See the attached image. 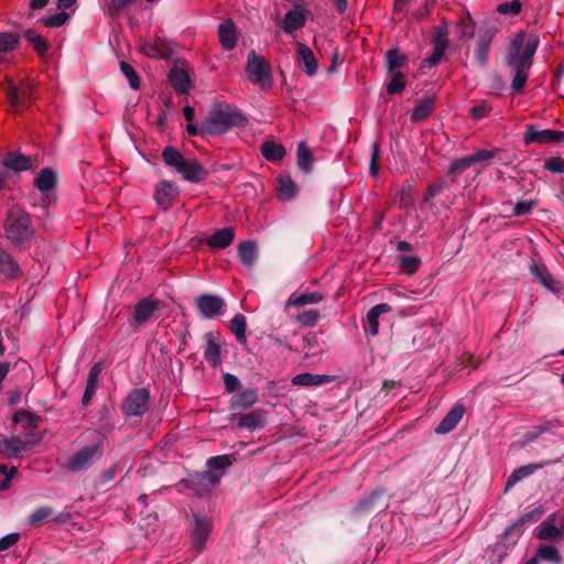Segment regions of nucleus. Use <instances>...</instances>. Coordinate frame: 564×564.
Masks as SVG:
<instances>
[{
    "mask_svg": "<svg viewBox=\"0 0 564 564\" xmlns=\"http://www.w3.org/2000/svg\"><path fill=\"white\" fill-rule=\"evenodd\" d=\"M408 62V55L402 53L399 47H392L384 54V66L388 72L400 70Z\"/></svg>",
    "mask_w": 564,
    "mask_h": 564,
    "instance_id": "2f4dec72",
    "label": "nucleus"
},
{
    "mask_svg": "<svg viewBox=\"0 0 564 564\" xmlns=\"http://www.w3.org/2000/svg\"><path fill=\"white\" fill-rule=\"evenodd\" d=\"M0 166L4 169L3 171L19 174L31 170L33 167V160L32 156L25 155L19 150H13L3 154Z\"/></svg>",
    "mask_w": 564,
    "mask_h": 564,
    "instance_id": "9d476101",
    "label": "nucleus"
},
{
    "mask_svg": "<svg viewBox=\"0 0 564 564\" xmlns=\"http://www.w3.org/2000/svg\"><path fill=\"white\" fill-rule=\"evenodd\" d=\"M530 272L547 290L552 292H557L560 290V282L553 278L544 264L532 263L530 265Z\"/></svg>",
    "mask_w": 564,
    "mask_h": 564,
    "instance_id": "cd10ccee",
    "label": "nucleus"
},
{
    "mask_svg": "<svg viewBox=\"0 0 564 564\" xmlns=\"http://www.w3.org/2000/svg\"><path fill=\"white\" fill-rule=\"evenodd\" d=\"M457 29L460 37L471 39L475 35V24L469 14L457 23Z\"/></svg>",
    "mask_w": 564,
    "mask_h": 564,
    "instance_id": "e2e57ef3",
    "label": "nucleus"
},
{
    "mask_svg": "<svg viewBox=\"0 0 564 564\" xmlns=\"http://www.w3.org/2000/svg\"><path fill=\"white\" fill-rule=\"evenodd\" d=\"M448 31L446 25L435 26L433 30V39L432 44L434 47H441L442 50H447L448 47Z\"/></svg>",
    "mask_w": 564,
    "mask_h": 564,
    "instance_id": "13d9d810",
    "label": "nucleus"
},
{
    "mask_svg": "<svg viewBox=\"0 0 564 564\" xmlns=\"http://www.w3.org/2000/svg\"><path fill=\"white\" fill-rule=\"evenodd\" d=\"M246 70L252 84L260 86L262 89L272 87L273 76L271 66L264 57L257 54L253 50L248 53Z\"/></svg>",
    "mask_w": 564,
    "mask_h": 564,
    "instance_id": "39448f33",
    "label": "nucleus"
},
{
    "mask_svg": "<svg viewBox=\"0 0 564 564\" xmlns=\"http://www.w3.org/2000/svg\"><path fill=\"white\" fill-rule=\"evenodd\" d=\"M397 261H398V264H399L401 271L406 274H412L415 271H417V269L421 264V259L416 256L399 254L397 257Z\"/></svg>",
    "mask_w": 564,
    "mask_h": 564,
    "instance_id": "3c124183",
    "label": "nucleus"
},
{
    "mask_svg": "<svg viewBox=\"0 0 564 564\" xmlns=\"http://www.w3.org/2000/svg\"><path fill=\"white\" fill-rule=\"evenodd\" d=\"M556 514H550L544 521L538 527L536 538L542 541L557 542L564 534V519H562L560 525H555Z\"/></svg>",
    "mask_w": 564,
    "mask_h": 564,
    "instance_id": "4468645a",
    "label": "nucleus"
},
{
    "mask_svg": "<svg viewBox=\"0 0 564 564\" xmlns=\"http://www.w3.org/2000/svg\"><path fill=\"white\" fill-rule=\"evenodd\" d=\"M465 413V406L460 403H456L447 414L442 419L440 424L435 427L437 434H446L453 431L459 421L463 419Z\"/></svg>",
    "mask_w": 564,
    "mask_h": 564,
    "instance_id": "aec40b11",
    "label": "nucleus"
},
{
    "mask_svg": "<svg viewBox=\"0 0 564 564\" xmlns=\"http://www.w3.org/2000/svg\"><path fill=\"white\" fill-rule=\"evenodd\" d=\"M297 193V185L290 175H280L278 177V197L280 200H291Z\"/></svg>",
    "mask_w": 564,
    "mask_h": 564,
    "instance_id": "72a5a7b5",
    "label": "nucleus"
},
{
    "mask_svg": "<svg viewBox=\"0 0 564 564\" xmlns=\"http://www.w3.org/2000/svg\"><path fill=\"white\" fill-rule=\"evenodd\" d=\"M4 90L10 106L17 111H20L30 106L33 99L34 85L28 79L21 80L19 86L13 82H8Z\"/></svg>",
    "mask_w": 564,
    "mask_h": 564,
    "instance_id": "0eeeda50",
    "label": "nucleus"
},
{
    "mask_svg": "<svg viewBox=\"0 0 564 564\" xmlns=\"http://www.w3.org/2000/svg\"><path fill=\"white\" fill-rule=\"evenodd\" d=\"M56 519L52 507L43 506L34 510L29 517V523L32 527H39Z\"/></svg>",
    "mask_w": 564,
    "mask_h": 564,
    "instance_id": "58836bf2",
    "label": "nucleus"
},
{
    "mask_svg": "<svg viewBox=\"0 0 564 564\" xmlns=\"http://www.w3.org/2000/svg\"><path fill=\"white\" fill-rule=\"evenodd\" d=\"M169 82L171 86L182 95L188 94L192 88V80L184 68L174 65L169 72Z\"/></svg>",
    "mask_w": 564,
    "mask_h": 564,
    "instance_id": "412c9836",
    "label": "nucleus"
},
{
    "mask_svg": "<svg viewBox=\"0 0 564 564\" xmlns=\"http://www.w3.org/2000/svg\"><path fill=\"white\" fill-rule=\"evenodd\" d=\"M164 163L178 171L186 160L183 154L173 147H165L162 151Z\"/></svg>",
    "mask_w": 564,
    "mask_h": 564,
    "instance_id": "c03bdc74",
    "label": "nucleus"
},
{
    "mask_svg": "<svg viewBox=\"0 0 564 564\" xmlns=\"http://www.w3.org/2000/svg\"><path fill=\"white\" fill-rule=\"evenodd\" d=\"M150 406V391L148 388L130 390L121 404V411L127 416H142Z\"/></svg>",
    "mask_w": 564,
    "mask_h": 564,
    "instance_id": "423d86ee",
    "label": "nucleus"
},
{
    "mask_svg": "<svg viewBox=\"0 0 564 564\" xmlns=\"http://www.w3.org/2000/svg\"><path fill=\"white\" fill-rule=\"evenodd\" d=\"M237 426L240 429H247L249 431H256L262 429L265 423V415L263 410H256L247 414H238L236 417Z\"/></svg>",
    "mask_w": 564,
    "mask_h": 564,
    "instance_id": "393cba45",
    "label": "nucleus"
},
{
    "mask_svg": "<svg viewBox=\"0 0 564 564\" xmlns=\"http://www.w3.org/2000/svg\"><path fill=\"white\" fill-rule=\"evenodd\" d=\"M160 308V301L152 297L140 300L134 306L133 323L135 326L145 324Z\"/></svg>",
    "mask_w": 564,
    "mask_h": 564,
    "instance_id": "2eb2a0df",
    "label": "nucleus"
},
{
    "mask_svg": "<svg viewBox=\"0 0 564 564\" xmlns=\"http://www.w3.org/2000/svg\"><path fill=\"white\" fill-rule=\"evenodd\" d=\"M235 238V229L232 227H226L216 230L207 239V245L212 249H225L231 245Z\"/></svg>",
    "mask_w": 564,
    "mask_h": 564,
    "instance_id": "c756f323",
    "label": "nucleus"
},
{
    "mask_svg": "<svg viewBox=\"0 0 564 564\" xmlns=\"http://www.w3.org/2000/svg\"><path fill=\"white\" fill-rule=\"evenodd\" d=\"M12 421L14 424L24 423L23 429L24 430H34L37 427L39 422L41 421V417L28 410H18L12 415Z\"/></svg>",
    "mask_w": 564,
    "mask_h": 564,
    "instance_id": "79ce46f5",
    "label": "nucleus"
},
{
    "mask_svg": "<svg viewBox=\"0 0 564 564\" xmlns=\"http://www.w3.org/2000/svg\"><path fill=\"white\" fill-rule=\"evenodd\" d=\"M219 42L224 50H234L237 45V31L236 25L231 20H225L218 26Z\"/></svg>",
    "mask_w": 564,
    "mask_h": 564,
    "instance_id": "a878e982",
    "label": "nucleus"
},
{
    "mask_svg": "<svg viewBox=\"0 0 564 564\" xmlns=\"http://www.w3.org/2000/svg\"><path fill=\"white\" fill-rule=\"evenodd\" d=\"M319 312L317 310H307L296 316V321L304 327H313L317 324Z\"/></svg>",
    "mask_w": 564,
    "mask_h": 564,
    "instance_id": "bf43d9fd",
    "label": "nucleus"
},
{
    "mask_svg": "<svg viewBox=\"0 0 564 564\" xmlns=\"http://www.w3.org/2000/svg\"><path fill=\"white\" fill-rule=\"evenodd\" d=\"M186 488L195 492L196 496L203 497L212 492V489L207 487L202 476L196 473L186 480H184Z\"/></svg>",
    "mask_w": 564,
    "mask_h": 564,
    "instance_id": "37998d69",
    "label": "nucleus"
},
{
    "mask_svg": "<svg viewBox=\"0 0 564 564\" xmlns=\"http://www.w3.org/2000/svg\"><path fill=\"white\" fill-rule=\"evenodd\" d=\"M314 158L305 142H300L297 145V166L299 169L308 174L313 170Z\"/></svg>",
    "mask_w": 564,
    "mask_h": 564,
    "instance_id": "ea45409f",
    "label": "nucleus"
},
{
    "mask_svg": "<svg viewBox=\"0 0 564 564\" xmlns=\"http://www.w3.org/2000/svg\"><path fill=\"white\" fill-rule=\"evenodd\" d=\"M491 111V106L488 101L482 100L479 105L474 106L469 109V115L475 120H481L486 118Z\"/></svg>",
    "mask_w": 564,
    "mask_h": 564,
    "instance_id": "69168bd1",
    "label": "nucleus"
},
{
    "mask_svg": "<svg viewBox=\"0 0 564 564\" xmlns=\"http://www.w3.org/2000/svg\"><path fill=\"white\" fill-rule=\"evenodd\" d=\"M57 184V176L53 169L44 167L41 170L39 176L34 180V185L40 192H48L55 188Z\"/></svg>",
    "mask_w": 564,
    "mask_h": 564,
    "instance_id": "c9c22d12",
    "label": "nucleus"
},
{
    "mask_svg": "<svg viewBox=\"0 0 564 564\" xmlns=\"http://www.w3.org/2000/svg\"><path fill=\"white\" fill-rule=\"evenodd\" d=\"M258 399L259 393L257 388H249L234 394L228 406L231 411L229 421L235 422L238 414L252 408L258 402Z\"/></svg>",
    "mask_w": 564,
    "mask_h": 564,
    "instance_id": "6e6552de",
    "label": "nucleus"
},
{
    "mask_svg": "<svg viewBox=\"0 0 564 564\" xmlns=\"http://www.w3.org/2000/svg\"><path fill=\"white\" fill-rule=\"evenodd\" d=\"M295 48L300 68L310 77L315 75L318 68V62L313 51L301 42H296Z\"/></svg>",
    "mask_w": 564,
    "mask_h": 564,
    "instance_id": "dca6fc26",
    "label": "nucleus"
},
{
    "mask_svg": "<svg viewBox=\"0 0 564 564\" xmlns=\"http://www.w3.org/2000/svg\"><path fill=\"white\" fill-rule=\"evenodd\" d=\"M119 66L122 74L128 79L130 87L134 90L139 89L141 86V79L132 65L126 61H121Z\"/></svg>",
    "mask_w": 564,
    "mask_h": 564,
    "instance_id": "5fc2aeb1",
    "label": "nucleus"
},
{
    "mask_svg": "<svg viewBox=\"0 0 564 564\" xmlns=\"http://www.w3.org/2000/svg\"><path fill=\"white\" fill-rule=\"evenodd\" d=\"M324 299L321 292H304L300 295H291L286 302L288 306L302 307L307 304L319 303Z\"/></svg>",
    "mask_w": 564,
    "mask_h": 564,
    "instance_id": "4c0bfd02",
    "label": "nucleus"
},
{
    "mask_svg": "<svg viewBox=\"0 0 564 564\" xmlns=\"http://www.w3.org/2000/svg\"><path fill=\"white\" fill-rule=\"evenodd\" d=\"M104 455V440L86 445L75 452L67 460L65 467L70 473L87 470L96 464Z\"/></svg>",
    "mask_w": 564,
    "mask_h": 564,
    "instance_id": "20e7f679",
    "label": "nucleus"
},
{
    "mask_svg": "<svg viewBox=\"0 0 564 564\" xmlns=\"http://www.w3.org/2000/svg\"><path fill=\"white\" fill-rule=\"evenodd\" d=\"M544 169L552 173H564V159L560 156L546 159L544 162Z\"/></svg>",
    "mask_w": 564,
    "mask_h": 564,
    "instance_id": "774afa93",
    "label": "nucleus"
},
{
    "mask_svg": "<svg viewBox=\"0 0 564 564\" xmlns=\"http://www.w3.org/2000/svg\"><path fill=\"white\" fill-rule=\"evenodd\" d=\"M0 273L7 279H15L20 275V267L6 250L0 249Z\"/></svg>",
    "mask_w": 564,
    "mask_h": 564,
    "instance_id": "473e14b6",
    "label": "nucleus"
},
{
    "mask_svg": "<svg viewBox=\"0 0 564 564\" xmlns=\"http://www.w3.org/2000/svg\"><path fill=\"white\" fill-rule=\"evenodd\" d=\"M204 338L206 341L204 358L213 368H217L221 364L219 336L208 332Z\"/></svg>",
    "mask_w": 564,
    "mask_h": 564,
    "instance_id": "6ab92c4d",
    "label": "nucleus"
},
{
    "mask_svg": "<svg viewBox=\"0 0 564 564\" xmlns=\"http://www.w3.org/2000/svg\"><path fill=\"white\" fill-rule=\"evenodd\" d=\"M397 202L401 208H409L413 205L412 187L402 186L397 193Z\"/></svg>",
    "mask_w": 564,
    "mask_h": 564,
    "instance_id": "052dcab7",
    "label": "nucleus"
},
{
    "mask_svg": "<svg viewBox=\"0 0 564 564\" xmlns=\"http://www.w3.org/2000/svg\"><path fill=\"white\" fill-rule=\"evenodd\" d=\"M382 498V492H378V491H375L372 492L371 495H369L368 497L364 498L362 500H360L357 505V511L359 512H368V511H372L379 507H381L379 503H378V500H380Z\"/></svg>",
    "mask_w": 564,
    "mask_h": 564,
    "instance_id": "6e6d98bb",
    "label": "nucleus"
},
{
    "mask_svg": "<svg viewBox=\"0 0 564 564\" xmlns=\"http://www.w3.org/2000/svg\"><path fill=\"white\" fill-rule=\"evenodd\" d=\"M178 191L172 182L162 181L158 185L154 198L161 208L167 210L176 199Z\"/></svg>",
    "mask_w": 564,
    "mask_h": 564,
    "instance_id": "a211bd4d",
    "label": "nucleus"
},
{
    "mask_svg": "<svg viewBox=\"0 0 564 564\" xmlns=\"http://www.w3.org/2000/svg\"><path fill=\"white\" fill-rule=\"evenodd\" d=\"M230 330L239 343H246L247 318L243 314H236L230 321Z\"/></svg>",
    "mask_w": 564,
    "mask_h": 564,
    "instance_id": "de8ad7c7",
    "label": "nucleus"
},
{
    "mask_svg": "<svg viewBox=\"0 0 564 564\" xmlns=\"http://www.w3.org/2000/svg\"><path fill=\"white\" fill-rule=\"evenodd\" d=\"M23 37L32 45L33 50L41 58L46 55L51 47L48 41L32 29L24 31Z\"/></svg>",
    "mask_w": 564,
    "mask_h": 564,
    "instance_id": "f704fd0d",
    "label": "nucleus"
},
{
    "mask_svg": "<svg viewBox=\"0 0 564 564\" xmlns=\"http://www.w3.org/2000/svg\"><path fill=\"white\" fill-rule=\"evenodd\" d=\"M213 523L209 519L199 514H194V527L191 532L193 546L200 552L206 544V540L210 534Z\"/></svg>",
    "mask_w": 564,
    "mask_h": 564,
    "instance_id": "ddd939ff",
    "label": "nucleus"
},
{
    "mask_svg": "<svg viewBox=\"0 0 564 564\" xmlns=\"http://www.w3.org/2000/svg\"><path fill=\"white\" fill-rule=\"evenodd\" d=\"M300 9L301 8H295L293 10H289L285 13L281 23V28L286 34H293L295 31L302 29L305 25L306 15L310 13V11Z\"/></svg>",
    "mask_w": 564,
    "mask_h": 564,
    "instance_id": "f3484780",
    "label": "nucleus"
},
{
    "mask_svg": "<svg viewBox=\"0 0 564 564\" xmlns=\"http://www.w3.org/2000/svg\"><path fill=\"white\" fill-rule=\"evenodd\" d=\"M184 180L192 183H199L204 181L208 172L202 166V164L196 160H185L184 164L177 171Z\"/></svg>",
    "mask_w": 564,
    "mask_h": 564,
    "instance_id": "4be33fe9",
    "label": "nucleus"
},
{
    "mask_svg": "<svg viewBox=\"0 0 564 564\" xmlns=\"http://www.w3.org/2000/svg\"><path fill=\"white\" fill-rule=\"evenodd\" d=\"M225 301L215 294H202L196 299V306L204 318L213 319L221 314Z\"/></svg>",
    "mask_w": 564,
    "mask_h": 564,
    "instance_id": "f8f14e48",
    "label": "nucleus"
},
{
    "mask_svg": "<svg viewBox=\"0 0 564 564\" xmlns=\"http://www.w3.org/2000/svg\"><path fill=\"white\" fill-rule=\"evenodd\" d=\"M232 464V455H218L210 457L206 465L208 468L216 470L218 473H224L226 468L231 466Z\"/></svg>",
    "mask_w": 564,
    "mask_h": 564,
    "instance_id": "4d7b16f0",
    "label": "nucleus"
},
{
    "mask_svg": "<svg viewBox=\"0 0 564 564\" xmlns=\"http://www.w3.org/2000/svg\"><path fill=\"white\" fill-rule=\"evenodd\" d=\"M100 373H101V367L99 364H95L89 369V372L87 376V381H86V388L84 391V395L82 398L83 406H87L90 403L93 397L95 395L97 387H98Z\"/></svg>",
    "mask_w": 564,
    "mask_h": 564,
    "instance_id": "c85d7f7f",
    "label": "nucleus"
},
{
    "mask_svg": "<svg viewBox=\"0 0 564 564\" xmlns=\"http://www.w3.org/2000/svg\"><path fill=\"white\" fill-rule=\"evenodd\" d=\"M248 119L236 108L225 102L216 104L205 117V130L209 135H221L232 127H245Z\"/></svg>",
    "mask_w": 564,
    "mask_h": 564,
    "instance_id": "7ed1b4c3",
    "label": "nucleus"
},
{
    "mask_svg": "<svg viewBox=\"0 0 564 564\" xmlns=\"http://www.w3.org/2000/svg\"><path fill=\"white\" fill-rule=\"evenodd\" d=\"M198 474L202 476L204 481L207 484V487H209L212 490L220 482V479L224 476V473H218L210 468H208L205 471L198 473Z\"/></svg>",
    "mask_w": 564,
    "mask_h": 564,
    "instance_id": "338daca9",
    "label": "nucleus"
},
{
    "mask_svg": "<svg viewBox=\"0 0 564 564\" xmlns=\"http://www.w3.org/2000/svg\"><path fill=\"white\" fill-rule=\"evenodd\" d=\"M549 464V460H543L536 464H528L514 469L506 482L505 490H510L517 482L531 476L534 471L547 466Z\"/></svg>",
    "mask_w": 564,
    "mask_h": 564,
    "instance_id": "bb28decb",
    "label": "nucleus"
},
{
    "mask_svg": "<svg viewBox=\"0 0 564 564\" xmlns=\"http://www.w3.org/2000/svg\"><path fill=\"white\" fill-rule=\"evenodd\" d=\"M334 380L335 376L303 372L294 376L291 382L293 386L313 388L330 383Z\"/></svg>",
    "mask_w": 564,
    "mask_h": 564,
    "instance_id": "5701e85b",
    "label": "nucleus"
},
{
    "mask_svg": "<svg viewBox=\"0 0 564 564\" xmlns=\"http://www.w3.org/2000/svg\"><path fill=\"white\" fill-rule=\"evenodd\" d=\"M534 557L539 560H543L553 564H561L562 557L555 546L542 544L538 547L536 554Z\"/></svg>",
    "mask_w": 564,
    "mask_h": 564,
    "instance_id": "09e8293b",
    "label": "nucleus"
},
{
    "mask_svg": "<svg viewBox=\"0 0 564 564\" xmlns=\"http://www.w3.org/2000/svg\"><path fill=\"white\" fill-rule=\"evenodd\" d=\"M238 254L246 267H252L257 258V243L253 240L240 242Z\"/></svg>",
    "mask_w": 564,
    "mask_h": 564,
    "instance_id": "a19ab883",
    "label": "nucleus"
},
{
    "mask_svg": "<svg viewBox=\"0 0 564 564\" xmlns=\"http://www.w3.org/2000/svg\"><path fill=\"white\" fill-rule=\"evenodd\" d=\"M223 381H224L225 391L227 393H235V392L239 391L241 388V382H240L239 378L232 373H229V372L224 373Z\"/></svg>",
    "mask_w": 564,
    "mask_h": 564,
    "instance_id": "0e129e2a",
    "label": "nucleus"
},
{
    "mask_svg": "<svg viewBox=\"0 0 564 564\" xmlns=\"http://www.w3.org/2000/svg\"><path fill=\"white\" fill-rule=\"evenodd\" d=\"M26 447V443L20 436H12L3 440L0 444V452H7L9 456H18Z\"/></svg>",
    "mask_w": 564,
    "mask_h": 564,
    "instance_id": "a18cd8bd",
    "label": "nucleus"
},
{
    "mask_svg": "<svg viewBox=\"0 0 564 564\" xmlns=\"http://www.w3.org/2000/svg\"><path fill=\"white\" fill-rule=\"evenodd\" d=\"M538 46L539 39L535 35L527 39L524 33H519L513 39L506 55L507 65L514 72L511 82L513 93L524 89Z\"/></svg>",
    "mask_w": 564,
    "mask_h": 564,
    "instance_id": "f257e3e1",
    "label": "nucleus"
},
{
    "mask_svg": "<svg viewBox=\"0 0 564 564\" xmlns=\"http://www.w3.org/2000/svg\"><path fill=\"white\" fill-rule=\"evenodd\" d=\"M135 0H110L108 3V13L112 18L119 17Z\"/></svg>",
    "mask_w": 564,
    "mask_h": 564,
    "instance_id": "680f3d73",
    "label": "nucleus"
},
{
    "mask_svg": "<svg viewBox=\"0 0 564 564\" xmlns=\"http://www.w3.org/2000/svg\"><path fill=\"white\" fill-rule=\"evenodd\" d=\"M391 311L392 307L388 303H380L372 306L367 313L366 319L368 326H365V333L370 336L377 335L379 330V317Z\"/></svg>",
    "mask_w": 564,
    "mask_h": 564,
    "instance_id": "b1692460",
    "label": "nucleus"
},
{
    "mask_svg": "<svg viewBox=\"0 0 564 564\" xmlns=\"http://www.w3.org/2000/svg\"><path fill=\"white\" fill-rule=\"evenodd\" d=\"M494 36V29H486L484 31H479L478 33L474 48V58L480 68H485L488 65L490 45Z\"/></svg>",
    "mask_w": 564,
    "mask_h": 564,
    "instance_id": "9b49d317",
    "label": "nucleus"
},
{
    "mask_svg": "<svg viewBox=\"0 0 564 564\" xmlns=\"http://www.w3.org/2000/svg\"><path fill=\"white\" fill-rule=\"evenodd\" d=\"M142 51L150 57L170 58V50L163 43H145Z\"/></svg>",
    "mask_w": 564,
    "mask_h": 564,
    "instance_id": "864d4df0",
    "label": "nucleus"
},
{
    "mask_svg": "<svg viewBox=\"0 0 564 564\" xmlns=\"http://www.w3.org/2000/svg\"><path fill=\"white\" fill-rule=\"evenodd\" d=\"M390 82L387 84V93L389 95L400 94L405 88V80H403V73L401 70L389 72Z\"/></svg>",
    "mask_w": 564,
    "mask_h": 564,
    "instance_id": "603ef678",
    "label": "nucleus"
},
{
    "mask_svg": "<svg viewBox=\"0 0 564 564\" xmlns=\"http://www.w3.org/2000/svg\"><path fill=\"white\" fill-rule=\"evenodd\" d=\"M525 133L523 138V142L525 144L531 143H563L564 142V131L558 130H538L536 126L529 124L525 127Z\"/></svg>",
    "mask_w": 564,
    "mask_h": 564,
    "instance_id": "1a4fd4ad",
    "label": "nucleus"
},
{
    "mask_svg": "<svg viewBox=\"0 0 564 564\" xmlns=\"http://www.w3.org/2000/svg\"><path fill=\"white\" fill-rule=\"evenodd\" d=\"M69 18H70L69 13H67L65 11H59L52 15H47V17H43V18L39 19L37 23H40L46 28L54 29V28H59V26L64 25L69 20Z\"/></svg>",
    "mask_w": 564,
    "mask_h": 564,
    "instance_id": "8fccbe9b",
    "label": "nucleus"
},
{
    "mask_svg": "<svg viewBox=\"0 0 564 564\" xmlns=\"http://www.w3.org/2000/svg\"><path fill=\"white\" fill-rule=\"evenodd\" d=\"M415 108L411 112L412 122H421L427 119L435 108V97H425L415 100Z\"/></svg>",
    "mask_w": 564,
    "mask_h": 564,
    "instance_id": "7c9ffc66",
    "label": "nucleus"
},
{
    "mask_svg": "<svg viewBox=\"0 0 564 564\" xmlns=\"http://www.w3.org/2000/svg\"><path fill=\"white\" fill-rule=\"evenodd\" d=\"M3 230L11 245L20 250L25 249L35 235L30 214L18 205L7 210Z\"/></svg>",
    "mask_w": 564,
    "mask_h": 564,
    "instance_id": "f03ea898",
    "label": "nucleus"
},
{
    "mask_svg": "<svg viewBox=\"0 0 564 564\" xmlns=\"http://www.w3.org/2000/svg\"><path fill=\"white\" fill-rule=\"evenodd\" d=\"M261 154L268 161L275 162L282 160L285 156L286 151L282 144L268 140L261 144Z\"/></svg>",
    "mask_w": 564,
    "mask_h": 564,
    "instance_id": "e433bc0d",
    "label": "nucleus"
},
{
    "mask_svg": "<svg viewBox=\"0 0 564 564\" xmlns=\"http://www.w3.org/2000/svg\"><path fill=\"white\" fill-rule=\"evenodd\" d=\"M475 164L471 155L456 159L449 165L447 174L452 177V182L456 181V177L459 176L463 172Z\"/></svg>",
    "mask_w": 564,
    "mask_h": 564,
    "instance_id": "49530a36",
    "label": "nucleus"
}]
</instances>
